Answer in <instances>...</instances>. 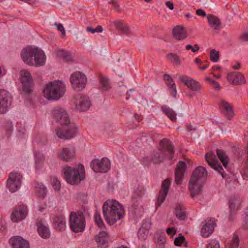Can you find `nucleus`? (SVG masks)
I'll return each mask as SVG.
<instances>
[{
	"mask_svg": "<svg viewBox=\"0 0 248 248\" xmlns=\"http://www.w3.org/2000/svg\"><path fill=\"white\" fill-rule=\"evenodd\" d=\"M53 114L56 121L63 125L67 126L56 130L58 137L62 139L69 140L75 137L77 132V126L75 124H70L67 112L62 108H57L53 110Z\"/></svg>",
	"mask_w": 248,
	"mask_h": 248,
	"instance_id": "1",
	"label": "nucleus"
},
{
	"mask_svg": "<svg viewBox=\"0 0 248 248\" xmlns=\"http://www.w3.org/2000/svg\"><path fill=\"white\" fill-rule=\"evenodd\" d=\"M103 216L107 222L112 225L122 218L124 215L123 206L117 201L108 200L103 206Z\"/></svg>",
	"mask_w": 248,
	"mask_h": 248,
	"instance_id": "2",
	"label": "nucleus"
},
{
	"mask_svg": "<svg viewBox=\"0 0 248 248\" xmlns=\"http://www.w3.org/2000/svg\"><path fill=\"white\" fill-rule=\"evenodd\" d=\"M65 90V85L62 81L55 80L46 85L43 94L48 100H56L63 96Z\"/></svg>",
	"mask_w": 248,
	"mask_h": 248,
	"instance_id": "3",
	"label": "nucleus"
},
{
	"mask_svg": "<svg viewBox=\"0 0 248 248\" xmlns=\"http://www.w3.org/2000/svg\"><path fill=\"white\" fill-rule=\"evenodd\" d=\"M62 172L65 180L71 185L78 184L84 179V169L82 165H79L78 169L66 166L63 169Z\"/></svg>",
	"mask_w": 248,
	"mask_h": 248,
	"instance_id": "4",
	"label": "nucleus"
},
{
	"mask_svg": "<svg viewBox=\"0 0 248 248\" xmlns=\"http://www.w3.org/2000/svg\"><path fill=\"white\" fill-rule=\"evenodd\" d=\"M71 230L76 233L83 232L85 228V220L82 213H71L69 218Z\"/></svg>",
	"mask_w": 248,
	"mask_h": 248,
	"instance_id": "5",
	"label": "nucleus"
},
{
	"mask_svg": "<svg viewBox=\"0 0 248 248\" xmlns=\"http://www.w3.org/2000/svg\"><path fill=\"white\" fill-rule=\"evenodd\" d=\"M70 82L73 88L78 91L84 89L87 82L86 76L80 72H76L70 77Z\"/></svg>",
	"mask_w": 248,
	"mask_h": 248,
	"instance_id": "6",
	"label": "nucleus"
},
{
	"mask_svg": "<svg viewBox=\"0 0 248 248\" xmlns=\"http://www.w3.org/2000/svg\"><path fill=\"white\" fill-rule=\"evenodd\" d=\"M90 166L96 172L105 173L110 168V162L106 157H104L101 160L95 159L91 162Z\"/></svg>",
	"mask_w": 248,
	"mask_h": 248,
	"instance_id": "7",
	"label": "nucleus"
},
{
	"mask_svg": "<svg viewBox=\"0 0 248 248\" xmlns=\"http://www.w3.org/2000/svg\"><path fill=\"white\" fill-rule=\"evenodd\" d=\"M22 176L18 172H11L7 182L8 188L12 192H15L20 187Z\"/></svg>",
	"mask_w": 248,
	"mask_h": 248,
	"instance_id": "8",
	"label": "nucleus"
},
{
	"mask_svg": "<svg viewBox=\"0 0 248 248\" xmlns=\"http://www.w3.org/2000/svg\"><path fill=\"white\" fill-rule=\"evenodd\" d=\"M20 79L24 92L29 93L32 91L34 83L31 74L27 70L20 71Z\"/></svg>",
	"mask_w": 248,
	"mask_h": 248,
	"instance_id": "9",
	"label": "nucleus"
},
{
	"mask_svg": "<svg viewBox=\"0 0 248 248\" xmlns=\"http://www.w3.org/2000/svg\"><path fill=\"white\" fill-rule=\"evenodd\" d=\"M73 103L75 105L76 108L79 111H86L90 106L88 99L81 94H78L74 97Z\"/></svg>",
	"mask_w": 248,
	"mask_h": 248,
	"instance_id": "10",
	"label": "nucleus"
},
{
	"mask_svg": "<svg viewBox=\"0 0 248 248\" xmlns=\"http://www.w3.org/2000/svg\"><path fill=\"white\" fill-rule=\"evenodd\" d=\"M11 97L9 93L4 90H0V113H5L11 105Z\"/></svg>",
	"mask_w": 248,
	"mask_h": 248,
	"instance_id": "11",
	"label": "nucleus"
},
{
	"mask_svg": "<svg viewBox=\"0 0 248 248\" xmlns=\"http://www.w3.org/2000/svg\"><path fill=\"white\" fill-rule=\"evenodd\" d=\"M201 234L203 237H208L213 233L216 225L215 220L212 218L205 219L202 222Z\"/></svg>",
	"mask_w": 248,
	"mask_h": 248,
	"instance_id": "12",
	"label": "nucleus"
},
{
	"mask_svg": "<svg viewBox=\"0 0 248 248\" xmlns=\"http://www.w3.org/2000/svg\"><path fill=\"white\" fill-rule=\"evenodd\" d=\"M205 160L211 168L219 172L222 177L224 178L225 175L221 172L222 167L213 152L208 153L205 155Z\"/></svg>",
	"mask_w": 248,
	"mask_h": 248,
	"instance_id": "13",
	"label": "nucleus"
},
{
	"mask_svg": "<svg viewBox=\"0 0 248 248\" xmlns=\"http://www.w3.org/2000/svg\"><path fill=\"white\" fill-rule=\"evenodd\" d=\"M27 215V207L23 205H20L15 208L11 214V218L13 222H18L24 219Z\"/></svg>",
	"mask_w": 248,
	"mask_h": 248,
	"instance_id": "14",
	"label": "nucleus"
},
{
	"mask_svg": "<svg viewBox=\"0 0 248 248\" xmlns=\"http://www.w3.org/2000/svg\"><path fill=\"white\" fill-rule=\"evenodd\" d=\"M227 79L229 82L232 85H241L245 84L246 80L244 76L238 72H232L227 74Z\"/></svg>",
	"mask_w": 248,
	"mask_h": 248,
	"instance_id": "15",
	"label": "nucleus"
},
{
	"mask_svg": "<svg viewBox=\"0 0 248 248\" xmlns=\"http://www.w3.org/2000/svg\"><path fill=\"white\" fill-rule=\"evenodd\" d=\"M196 181L190 178L188 184V189L192 198L200 195L202 192L203 183Z\"/></svg>",
	"mask_w": 248,
	"mask_h": 248,
	"instance_id": "16",
	"label": "nucleus"
},
{
	"mask_svg": "<svg viewBox=\"0 0 248 248\" xmlns=\"http://www.w3.org/2000/svg\"><path fill=\"white\" fill-rule=\"evenodd\" d=\"M9 243L12 248H30L29 242L20 236L12 237Z\"/></svg>",
	"mask_w": 248,
	"mask_h": 248,
	"instance_id": "17",
	"label": "nucleus"
},
{
	"mask_svg": "<svg viewBox=\"0 0 248 248\" xmlns=\"http://www.w3.org/2000/svg\"><path fill=\"white\" fill-rule=\"evenodd\" d=\"M34 47L28 46L24 48L21 52V57L23 62L31 66L34 65Z\"/></svg>",
	"mask_w": 248,
	"mask_h": 248,
	"instance_id": "18",
	"label": "nucleus"
},
{
	"mask_svg": "<svg viewBox=\"0 0 248 248\" xmlns=\"http://www.w3.org/2000/svg\"><path fill=\"white\" fill-rule=\"evenodd\" d=\"M218 106L223 115L228 119L231 120L234 115L232 106L225 100L221 99L218 104Z\"/></svg>",
	"mask_w": 248,
	"mask_h": 248,
	"instance_id": "19",
	"label": "nucleus"
},
{
	"mask_svg": "<svg viewBox=\"0 0 248 248\" xmlns=\"http://www.w3.org/2000/svg\"><path fill=\"white\" fill-rule=\"evenodd\" d=\"M186 165L183 161H179L177 164L175 170L174 182L177 185L181 184L183 178L184 173L186 171Z\"/></svg>",
	"mask_w": 248,
	"mask_h": 248,
	"instance_id": "20",
	"label": "nucleus"
},
{
	"mask_svg": "<svg viewBox=\"0 0 248 248\" xmlns=\"http://www.w3.org/2000/svg\"><path fill=\"white\" fill-rule=\"evenodd\" d=\"M170 184V179H166L162 182L161 189L159 192L157 199V203L158 206L160 205L164 201L169 190Z\"/></svg>",
	"mask_w": 248,
	"mask_h": 248,
	"instance_id": "21",
	"label": "nucleus"
},
{
	"mask_svg": "<svg viewBox=\"0 0 248 248\" xmlns=\"http://www.w3.org/2000/svg\"><path fill=\"white\" fill-rule=\"evenodd\" d=\"M160 144L162 148V150L166 154V157L169 159H172L173 157L174 151L171 142L168 140L164 139L161 140Z\"/></svg>",
	"mask_w": 248,
	"mask_h": 248,
	"instance_id": "22",
	"label": "nucleus"
},
{
	"mask_svg": "<svg viewBox=\"0 0 248 248\" xmlns=\"http://www.w3.org/2000/svg\"><path fill=\"white\" fill-rule=\"evenodd\" d=\"M179 78L180 80L191 90L193 91H200L201 90V84L195 80L189 78L186 76H181Z\"/></svg>",
	"mask_w": 248,
	"mask_h": 248,
	"instance_id": "23",
	"label": "nucleus"
},
{
	"mask_svg": "<svg viewBox=\"0 0 248 248\" xmlns=\"http://www.w3.org/2000/svg\"><path fill=\"white\" fill-rule=\"evenodd\" d=\"M53 224L57 231H63L66 228L65 217L61 214L56 215L53 218Z\"/></svg>",
	"mask_w": 248,
	"mask_h": 248,
	"instance_id": "24",
	"label": "nucleus"
},
{
	"mask_svg": "<svg viewBox=\"0 0 248 248\" xmlns=\"http://www.w3.org/2000/svg\"><path fill=\"white\" fill-rule=\"evenodd\" d=\"M207 171L205 168L202 166H199L196 168L194 171L191 178L197 180V182L203 183L206 178Z\"/></svg>",
	"mask_w": 248,
	"mask_h": 248,
	"instance_id": "25",
	"label": "nucleus"
},
{
	"mask_svg": "<svg viewBox=\"0 0 248 248\" xmlns=\"http://www.w3.org/2000/svg\"><path fill=\"white\" fill-rule=\"evenodd\" d=\"M34 65L35 66H43L46 62V56L44 52L41 49L34 47Z\"/></svg>",
	"mask_w": 248,
	"mask_h": 248,
	"instance_id": "26",
	"label": "nucleus"
},
{
	"mask_svg": "<svg viewBox=\"0 0 248 248\" xmlns=\"http://www.w3.org/2000/svg\"><path fill=\"white\" fill-rule=\"evenodd\" d=\"M173 36L175 40L181 41L187 37V33L183 27L177 26L172 30Z\"/></svg>",
	"mask_w": 248,
	"mask_h": 248,
	"instance_id": "27",
	"label": "nucleus"
},
{
	"mask_svg": "<svg viewBox=\"0 0 248 248\" xmlns=\"http://www.w3.org/2000/svg\"><path fill=\"white\" fill-rule=\"evenodd\" d=\"M36 225L38 234L41 237L47 239L50 237V232L49 228L45 226L41 221L37 220Z\"/></svg>",
	"mask_w": 248,
	"mask_h": 248,
	"instance_id": "28",
	"label": "nucleus"
},
{
	"mask_svg": "<svg viewBox=\"0 0 248 248\" xmlns=\"http://www.w3.org/2000/svg\"><path fill=\"white\" fill-rule=\"evenodd\" d=\"M108 234L106 231L103 230L94 237V240L98 247H105L108 243Z\"/></svg>",
	"mask_w": 248,
	"mask_h": 248,
	"instance_id": "29",
	"label": "nucleus"
},
{
	"mask_svg": "<svg viewBox=\"0 0 248 248\" xmlns=\"http://www.w3.org/2000/svg\"><path fill=\"white\" fill-rule=\"evenodd\" d=\"M75 156V151L67 148H63L59 155V158L62 160L66 162L70 161Z\"/></svg>",
	"mask_w": 248,
	"mask_h": 248,
	"instance_id": "30",
	"label": "nucleus"
},
{
	"mask_svg": "<svg viewBox=\"0 0 248 248\" xmlns=\"http://www.w3.org/2000/svg\"><path fill=\"white\" fill-rule=\"evenodd\" d=\"M166 57L173 65L179 66L182 64V59L177 53H169L166 55Z\"/></svg>",
	"mask_w": 248,
	"mask_h": 248,
	"instance_id": "31",
	"label": "nucleus"
},
{
	"mask_svg": "<svg viewBox=\"0 0 248 248\" xmlns=\"http://www.w3.org/2000/svg\"><path fill=\"white\" fill-rule=\"evenodd\" d=\"M207 20L209 25L212 28L216 30L220 29L221 23L218 17L213 15H209L207 16Z\"/></svg>",
	"mask_w": 248,
	"mask_h": 248,
	"instance_id": "32",
	"label": "nucleus"
},
{
	"mask_svg": "<svg viewBox=\"0 0 248 248\" xmlns=\"http://www.w3.org/2000/svg\"><path fill=\"white\" fill-rule=\"evenodd\" d=\"M175 215L180 220H185L186 217L185 207L181 204L177 205L175 207Z\"/></svg>",
	"mask_w": 248,
	"mask_h": 248,
	"instance_id": "33",
	"label": "nucleus"
},
{
	"mask_svg": "<svg viewBox=\"0 0 248 248\" xmlns=\"http://www.w3.org/2000/svg\"><path fill=\"white\" fill-rule=\"evenodd\" d=\"M114 26L117 30L121 31L122 33L128 35L131 33L129 26L124 24L121 21H115L114 22Z\"/></svg>",
	"mask_w": 248,
	"mask_h": 248,
	"instance_id": "34",
	"label": "nucleus"
},
{
	"mask_svg": "<svg viewBox=\"0 0 248 248\" xmlns=\"http://www.w3.org/2000/svg\"><path fill=\"white\" fill-rule=\"evenodd\" d=\"M161 109L163 113H164L171 121L174 122L176 120V113L172 109L168 106H164L161 107Z\"/></svg>",
	"mask_w": 248,
	"mask_h": 248,
	"instance_id": "35",
	"label": "nucleus"
},
{
	"mask_svg": "<svg viewBox=\"0 0 248 248\" xmlns=\"http://www.w3.org/2000/svg\"><path fill=\"white\" fill-rule=\"evenodd\" d=\"M216 153L218 158L222 162L223 166L224 168H226L228 165L229 159L223 150L218 149L217 150Z\"/></svg>",
	"mask_w": 248,
	"mask_h": 248,
	"instance_id": "36",
	"label": "nucleus"
},
{
	"mask_svg": "<svg viewBox=\"0 0 248 248\" xmlns=\"http://www.w3.org/2000/svg\"><path fill=\"white\" fill-rule=\"evenodd\" d=\"M35 194L39 198H44L46 195V189L43 185L38 184L35 186Z\"/></svg>",
	"mask_w": 248,
	"mask_h": 248,
	"instance_id": "37",
	"label": "nucleus"
},
{
	"mask_svg": "<svg viewBox=\"0 0 248 248\" xmlns=\"http://www.w3.org/2000/svg\"><path fill=\"white\" fill-rule=\"evenodd\" d=\"M58 55L66 62H71L73 60L74 57L69 52L63 50H60L58 51Z\"/></svg>",
	"mask_w": 248,
	"mask_h": 248,
	"instance_id": "38",
	"label": "nucleus"
},
{
	"mask_svg": "<svg viewBox=\"0 0 248 248\" xmlns=\"http://www.w3.org/2000/svg\"><path fill=\"white\" fill-rule=\"evenodd\" d=\"M156 248H165V244L166 242V239L163 235H157L155 238Z\"/></svg>",
	"mask_w": 248,
	"mask_h": 248,
	"instance_id": "39",
	"label": "nucleus"
},
{
	"mask_svg": "<svg viewBox=\"0 0 248 248\" xmlns=\"http://www.w3.org/2000/svg\"><path fill=\"white\" fill-rule=\"evenodd\" d=\"M99 78L101 83V87L104 90H108V89L110 88L109 83L108 79L107 78L104 77L102 75V74H99Z\"/></svg>",
	"mask_w": 248,
	"mask_h": 248,
	"instance_id": "40",
	"label": "nucleus"
},
{
	"mask_svg": "<svg viewBox=\"0 0 248 248\" xmlns=\"http://www.w3.org/2000/svg\"><path fill=\"white\" fill-rule=\"evenodd\" d=\"M94 218L95 223L97 224L98 227L101 230H104L106 229L104 223L101 217V216L98 212H96L94 216Z\"/></svg>",
	"mask_w": 248,
	"mask_h": 248,
	"instance_id": "41",
	"label": "nucleus"
},
{
	"mask_svg": "<svg viewBox=\"0 0 248 248\" xmlns=\"http://www.w3.org/2000/svg\"><path fill=\"white\" fill-rule=\"evenodd\" d=\"M170 80H168L166 81V83L167 85L169 87L170 89L172 90L171 91V94L173 95V97H176V93H177V91L176 89V86L174 83V81L172 79H169Z\"/></svg>",
	"mask_w": 248,
	"mask_h": 248,
	"instance_id": "42",
	"label": "nucleus"
},
{
	"mask_svg": "<svg viewBox=\"0 0 248 248\" xmlns=\"http://www.w3.org/2000/svg\"><path fill=\"white\" fill-rule=\"evenodd\" d=\"M239 244V239L238 236L236 234H234L229 246L230 248H237Z\"/></svg>",
	"mask_w": 248,
	"mask_h": 248,
	"instance_id": "43",
	"label": "nucleus"
},
{
	"mask_svg": "<svg viewBox=\"0 0 248 248\" xmlns=\"http://www.w3.org/2000/svg\"><path fill=\"white\" fill-rule=\"evenodd\" d=\"M210 60L213 62H217L219 60V52L215 49H212L210 51Z\"/></svg>",
	"mask_w": 248,
	"mask_h": 248,
	"instance_id": "44",
	"label": "nucleus"
},
{
	"mask_svg": "<svg viewBox=\"0 0 248 248\" xmlns=\"http://www.w3.org/2000/svg\"><path fill=\"white\" fill-rule=\"evenodd\" d=\"M186 50H191L192 52L195 53L200 50V46L198 44H195L193 46L188 44L186 45Z\"/></svg>",
	"mask_w": 248,
	"mask_h": 248,
	"instance_id": "45",
	"label": "nucleus"
},
{
	"mask_svg": "<svg viewBox=\"0 0 248 248\" xmlns=\"http://www.w3.org/2000/svg\"><path fill=\"white\" fill-rule=\"evenodd\" d=\"M148 231L140 228L138 232V236L140 238L145 239L148 236Z\"/></svg>",
	"mask_w": 248,
	"mask_h": 248,
	"instance_id": "46",
	"label": "nucleus"
},
{
	"mask_svg": "<svg viewBox=\"0 0 248 248\" xmlns=\"http://www.w3.org/2000/svg\"><path fill=\"white\" fill-rule=\"evenodd\" d=\"M185 241V237L183 236H181L175 238L174 241V244L175 246H180L182 245V243L184 242Z\"/></svg>",
	"mask_w": 248,
	"mask_h": 248,
	"instance_id": "47",
	"label": "nucleus"
},
{
	"mask_svg": "<svg viewBox=\"0 0 248 248\" xmlns=\"http://www.w3.org/2000/svg\"><path fill=\"white\" fill-rule=\"evenodd\" d=\"M219 242L216 240H212L207 246V248H219Z\"/></svg>",
	"mask_w": 248,
	"mask_h": 248,
	"instance_id": "48",
	"label": "nucleus"
},
{
	"mask_svg": "<svg viewBox=\"0 0 248 248\" xmlns=\"http://www.w3.org/2000/svg\"><path fill=\"white\" fill-rule=\"evenodd\" d=\"M243 219H244V222L242 226L244 229H248V214H245L243 216Z\"/></svg>",
	"mask_w": 248,
	"mask_h": 248,
	"instance_id": "49",
	"label": "nucleus"
},
{
	"mask_svg": "<svg viewBox=\"0 0 248 248\" xmlns=\"http://www.w3.org/2000/svg\"><path fill=\"white\" fill-rule=\"evenodd\" d=\"M52 186L56 190H59L60 189V183L59 182L56 178H54L52 182Z\"/></svg>",
	"mask_w": 248,
	"mask_h": 248,
	"instance_id": "50",
	"label": "nucleus"
},
{
	"mask_svg": "<svg viewBox=\"0 0 248 248\" xmlns=\"http://www.w3.org/2000/svg\"><path fill=\"white\" fill-rule=\"evenodd\" d=\"M54 25L57 27V30L62 32L63 36L65 35V31L62 25L60 23H55Z\"/></svg>",
	"mask_w": 248,
	"mask_h": 248,
	"instance_id": "51",
	"label": "nucleus"
},
{
	"mask_svg": "<svg viewBox=\"0 0 248 248\" xmlns=\"http://www.w3.org/2000/svg\"><path fill=\"white\" fill-rule=\"evenodd\" d=\"M238 202L239 201L236 198L231 199L230 200V208L231 210H232V209L235 208V206L236 202L238 203Z\"/></svg>",
	"mask_w": 248,
	"mask_h": 248,
	"instance_id": "52",
	"label": "nucleus"
},
{
	"mask_svg": "<svg viewBox=\"0 0 248 248\" xmlns=\"http://www.w3.org/2000/svg\"><path fill=\"white\" fill-rule=\"evenodd\" d=\"M151 225L152 224L150 221H145L142 223L141 228L144 230L145 229L148 231V230L150 228Z\"/></svg>",
	"mask_w": 248,
	"mask_h": 248,
	"instance_id": "53",
	"label": "nucleus"
},
{
	"mask_svg": "<svg viewBox=\"0 0 248 248\" xmlns=\"http://www.w3.org/2000/svg\"><path fill=\"white\" fill-rule=\"evenodd\" d=\"M211 85H212L213 88L216 91H220L221 87H220L219 83L218 82H217L216 81L214 80L213 81H212V83H211Z\"/></svg>",
	"mask_w": 248,
	"mask_h": 248,
	"instance_id": "54",
	"label": "nucleus"
},
{
	"mask_svg": "<svg viewBox=\"0 0 248 248\" xmlns=\"http://www.w3.org/2000/svg\"><path fill=\"white\" fill-rule=\"evenodd\" d=\"M166 232L168 235L173 236L176 233V230L173 227L169 228L167 229Z\"/></svg>",
	"mask_w": 248,
	"mask_h": 248,
	"instance_id": "55",
	"label": "nucleus"
},
{
	"mask_svg": "<svg viewBox=\"0 0 248 248\" xmlns=\"http://www.w3.org/2000/svg\"><path fill=\"white\" fill-rule=\"evenodd\" d=\"M240 38L243 41L248 42V31L243 33Z\"/></svg>",
	"mask_w": 248,
	"mask_h": 248,
	"instance_id": "56",
	"label": "nucleus"
},
{
	"mask_svg": "<svg viewBox=\"0 0 248 248\" xmlns=\"http://www.w3.org/2000/svg\"><path fill=\"white\" fill-rule=\"evenodd\" d=\"M109 3L112 4L114 7L117 10L120 11V8L119 5L118 4L117 1L115 0H112L111 1L109 2Z\"/></svg>",
	"mask_w": 248,
	"mask_h": 248,
	"instance_id": "57",
	"label": "nucleus"
},
{
	"mask_svg": "<svg viewBox=\"0 0 248 248\" xmlns=\"http://www.w3.org/2000/svg\"><path fill=\"white\" fill-rule=\"evenodd\" d=\"M196 13L197 15L202 16H206L205 11L201 9H197L196 11Z\"/></svg>",
	"mask_w": 248,
	"mask_h": 248,
	"instance_id": "58",
	"label": "nucleus"
},
{
	"mask_svg": "<svg viewBox=\"0 0 248 248\" xmlns=\"http://www.w3.org/2000/svg\"><path fill=\"white\" fill-rule=\"evenodd\" d=\"M166 5L170 10H173L174 9V5L172 2L170 1H167L166 2Z\"/></svg>",
	"mask_w": 248,
	"mask_h": 248,
	"instance_id": "59",
	"label": "nucleus"
},
{
	"mask_svg": "<svg viewBox=\"0 0 248 248\" xmlns=\"http://www.w3.org/2000/svg\"><path fill=\"white\" fill-rule=\"evenodd\" d=\"M134 117L135 118V119L138 122H140L142 120V117L141 115H139L137 113L135 114Z\"/></svg>",
	"mask_w": 248,
	"mask_h": 248,
	"instance_id": "60",
	"label": "nucleus"
},
{
	"mask_svg": "<svg viewBox=\"0 0 248 248\" xmlns=\"http://www.w3.org/2000/svg\"><path fill=\"white\" fill-rule=\"evenodd\" d=\"M241 64L239 62H237L236 64L232 65V67L235 70H238L241 68Z\"/></svg>",
	"mask_w": 248,
	"mask_h": 248,
	"instance_id": "61",
	"label": "nucleus"
},
{
	"mask_svg": "<svg viewBox=\"0 0 248 248\" xmlns=\"http://www.w3.org/2000/svg\"><path fill=\"white\" fill-rule=\"evenodd\" d=\"M103 31L102 26H98L95 29V31L97 32H101Z\"/></svg>",
	"mask_w": 248,
	"mask_h": 248,
	"instance_id": "62",
	"label": "nucleus"
},
{
	"mask_svg": "<svg viewBox=\"0 0 248 248\" xmlns=\"http://www.w3.org/2000/svg\"><path fill=\"white\" fill-rule=\"evenodd\" d=\"M86 30L88 32H91L92 33H94L95 32V29H93L90 27H88L86 29Z\"/></svg>",
	"mask_w": 248,
	"mask_h": 248,
	"instance_id": "63",
	"label": "nucleus"
},
{
	"mask_svg": "<svg viewBox=\"0 0 248 248\" xmlns=\"http://www.w3.org/2000/svg\"><path fill=\"white\" fill-rule=\"evenodd\" d=\"M164 80H165L166 81H168V80H169H169H170L169 79H172V78H171V77L170 76V75L165 74V75H164Z\"/></svg>",
	"mask_w": 248,
	"mask_h": 248,
	"instance_id": "64",
	"label": "nucleus"
}]
</instances>
